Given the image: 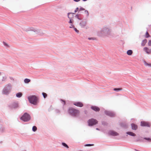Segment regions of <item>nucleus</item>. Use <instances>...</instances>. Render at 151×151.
I'll list each match as a JSON object with an SVG mask.
<instances>
[{"mask_svg": "<svg viewBox=\"0 0 151 151\" xmlns=\"http://www.w3.org/2000/svg\"><path fill=\"white\" fill-rule=\"evenodd\" d=\"M29 102L34 105H36L39 102V99L38 96L35 95H30L28 97Z\"/></svg>", "mask_w": 151, "mask_h": 151, "instance_id": "1", "label": "nucleus"}, {"mask_svg": "<svg viewBox=\"0 0 151 151\" xmlns=\"http://www.w3.org/2000/svg\"><path fill=\"white\" fill-rule=\"evenodd\" d=\"M68 112L71 116L74 117H76L79 115L80 113V111L73 108L70 107L68 110Z\"/></svg>", "mask_w": 151, "mask_h": 151, "instance_id": "2", "label": "nucleus"}, {"mask_svg": "<svg viewBox=\"0 0 151 151\" xmlns=\"http://www.w3.org/2000/svg\"><path fill=\"white\" fill-rule=\"evenodd\" d=\"M12 85L10 83H9L5 86L2 91L3 94L8 95L11 91Z\"/></svg>", "mask_w": 151, "mask_h": 151, "instance_id": "3", "label": "nucleus"}, {"mask_svg": "<svg viewBox=\"0 0 151 151\" xmlns=\"http://www.w3.org/2000/svg\"><path fill=\"white\" fill-rule=\"evenodd\" d=\"M20 119L24 122H27L31 119V116L29 114L25 112L20 117Z\"/></svg>", "mask_w": 151, "mask_h": 151, "instance_id": "4", "label": "nucleus"}, {"mask_svg": "<svg viewBox=\"0 0 151 151\" xmlns=\"http://www.w3.org/2000/svg\"><path fill=\"white\" fill-rule=\"evenodd\" d=\"M8 106L11 109H16L19 108V106L18 102L12 103L9 104Z\"/></svg>", "mask_w": 151, "mask_h": 151, "instance_id": "5", "label": "nucleus"}, {"mask_svg": "<svg viewBox=\"0 0 151 151\" xmlns=\"http://www.w3.org/2000/svg\"><path fill=\"white\" fill-rule=\"evenodd\" d=\"M87 122L88 126L91 127L97 124L98 123V121L96 119L91 118Z\"/></svg>", "mask_w": 151, "mask_h": 151, "instance_id": "6", "label": "nucleus"}, {"mask_svg": "<svg viewBox=\"0 0 151 151\" xmlns=\"http://www.w3.org/2000/svg\"><path fill=\"white\" fill-rule=\"evenodd\" d=\"M140 125L142 127H150V124L149 122L144 121L141 122Z\"/></svg>", "mask_w": 151, "mask_h": 151, "instance_id": "7", "label": "nucleus"}, {"mask_svg": "<svg viewBox=\"0 0 151 151\" xmlns=\"http://www.w3.org/2000/svg\"><path fill=\"white\" fill-rule=\"evenodd\" d=\"M73 104L75 106L80 107H82L83 106V104L80 101L73 102Z\"/></svg>", "mask_w": 151, "mask_h": 151, "instance_id": "8", "label": "nucleus"}, {"mask_svg": "<svg viewBox=\"0 0 151 151\" xmlns=\"http://www.w3.org/2000/svg\"><path fill=\"white\" fill-rule=\"evenodd\" d=\"M108 133L109 135L113 136H117L119 135L118 133L113 130H109Z\"/></svg>", "mask_w": 151, "mask_h": 151, "instance_id": "9", "label": "nucleus"}, {"mask_svg": "<svg viewBox=\"0 0 151 151\" xmlns=\"http://www.w3.org/2000/svg\"><path fill=\"white\" fill-rule=\"evenodd\" d=\"M104 112L106 115L110 117H113L115 115L114 114L113 112L111 111L105 110Z\"/></svg>", "mask_w": 151, "mask_h": 151, "instance_id": "10", "label": "nucleus"}, {"mask_svg": "<svg viewBox=\"0 0 151 151\" xmlns=\"http://www.w3.org/2000/svg\"><path fill=\"white\" fill-rule=\"evenodd\" d=\"M91 108L96 112H99L100 110L99 108L95 106L92 105L91 107Z\"/></svg>", "mask_w": 151, "mask_h": 151, "instance_id": "11", "label": "nucleus"}, {"mask_svg": "<svg viewBox=\"0 0 151 151\" xmlns=\"http://www.w3.org/2000/svg\"><path fill=\"white\" fill-rule=\"evenodd\" d=\"M131 126L132 129V130H136L138 128V127H137V125L134 124V123H132L131 124Z\"/></svg>", "mask_w": 151, "mask_h": 151, "instance_id": "12", "label": "nucleus"}, {"mask_svg": "<svg viewBox=\"0 0 151 151\" xmlns=\"http://www.w3.org/2000/svg\"><path fill=\"white\" fill-rule=\"evenodd\" d=\"M74 14V13H68V18L70 19V21L69 22V23L72 24L73 22V19H72V18H71V17H69V14Z\"/></svg>", "mask_w": 151, "mask_h": 151, "instance_id": "13", "label": "nucleus"}, {"mask_svg": "<svg viewBox=\"0 0 151 151\" xmlns=\"http://www.w3.org/2000/svg\"><path fill=\"white\" fill-rule=\"evenodd\" d=\"M144 50L148 54H151V49H149V48H144Z\"/></svg>", "mask_w": 151, "mask_h": 151, "instance_id": "14", "label": "nucleus"}, {"mask_svg": "<svg viewBox=\"0 0 151 151\" xmlns=\"http://www.w3.org/2000/svg\"><path fill=\"white\" fill-rule=\"evenodd\" d=\"M5 127L3 125L0 124V132H5Z\"/></svg>", "mask_w": 151, "mask_h": 151, "instance_id": "15", "label": "nucleus"}, {"mask_svg": "<svg viewBox=\"0 0 151 151\" xmlns=\"http://www.w3.org/2000/svg\"><path fill=\"white\" fill-rule=\"evenodd\" d=\"M126 133L128 135L133 137H134L136 135V134L135 133L131 132H126Z\"/></svg>", "mask_w": 151, "mask_h": 151, "instance_id": "16", "label": "nucleus"}, {"mask_svg": "<svg viewBox=\"0 0 151 151\" xmlns=\"http://www.w3.org/2000/svg\"><path fill=\"white\" fill-rule=\"evenodd\" d=\"M120 125L121 127L124 128H127V125L125 123H120Z\"/></svg>", "mask_w": 151, "mask_h": 151, "instance_id": "17", "label": "nucleus"}, {"mask_svg": "<svg viewBox=\"0 0 151 151\" xmlns=\"http://www.w3.org/2000/svg\"><path fill=\"white\" fill-rule=\"evenodd\" d=\"M86 22H85L82 21L80 23V25L82 27H84L86 25Z\"/></svg>", "mask_w": 151, "mask_h": 151, "instance_id": "18", "label": "nucleus"}, {"mask_svg": "<svg viewBox=\"0 0 151 151\" xmlns=\"http://www.w3.org/2000/svg\"><path fill=\"white\" fill-rule=\"evenodd\" d=\"M22 95V93L21 92H19L16 94V96L17 97L20 98Z\"/></svg>", "mask_w": 151, "mask_h": 151, "instance_id": "19", "label": "nucleus"}, {"mask_svg": "<svg viewBox=\"0 0 151 151\" xmlns=\"http://www.w3.org/2000/svg\"><path fill=\"white\" fill-rule=\"evenodd\" d=\"M133 53L132 50H129L127 51V54L129 55H131Z\"/></svg>", "mask_w": 151, "mask_h": 151, "instance_id": "20", "label": "nucleus"}, {"mask_svg": "<svg viewBox=\"0 0 151 151\" xmlns=\"http://www.w3.org/2000/svg\"><path fill=\"white\" fill-rule=\"evenodd\" d=\"M31 81L30 79L28 78H25L24 80V82L25 83H28Z\"/></svg>", "mask_w": 151, "mask_h": 151, "instance_id": "21", "label": "nucleus"}, {"mask_svg": "<svg viewBox=\"0 0 151 151\" xmlns=\"http://www.w3.org/2000/svg\"><path fill=\"white\" fill-rule=\"evenodd\" d=\"M62 146H63V147H66L67 148H68L69 147L68 145L65 143L63 142L62 143Z\"/></svg>", "mask_w": 151, "mask_h": 151, "instance_id": "22", "label": "nucleus"}, {"mask_svg": "<svg viewBox=\"0 0 151 151\" xmlns=\"http://www.w3.org/2000/svg\"><path fill=\"white\" fill-rule=\"evenodd\" d=\"M143 139L146 140L148 142H151V138L150 137H145L143 138Z\"/></svg>", "mask_w": 151, "mask_h": 151, "instance_id": "23", "label": "nucleus"}, {"mask_svg": "<svg viewBox=\"0 0 151 151\" xmlns=\"http://www.w3.org/2000/svg\"><path fill=\"white\" fill-rule=\"evenodd\" d=\"M37 129V127L35 126H34L32 127V131L34 132H36Z\"/></svg>", "mask_w": 151, "mask_h": 151, "instance_id": "24", "label": "nucleus"}, {"mask_svg": "<svg viewBox=\"0 0 151 151\" xmlns=\"http://www.w3.org/2000/svg\"><path fill=\"white\" fill-rule=\"evenodd\" d=\"M42 94L44 99H45L47 97V94L45 92H42Z\"/></svg>", "mask_w": 151, "mask_h": 151, "instance_id": "25", "label": "nucleus"}, {"mask_svg": "<svg viewBox=\"0 0 151 151\" xmlns=\"http://www.w3.org/2000/svg\"><path fill=\"white\" fill-rule=\"evenodd\" d=\"M147 42V40H143V41H142V46H144L145 45V44Z\"/></svg>", "mask_w": 151, "mask_h": 151, "instance_id": "26", "label": "nucleus"}, {"mask_svg": "<svg viewBox=\"0 0 151 151\" xmlns=\"http://www.w3.org/2000/svg\"><path fill=\"white\" fill-rule=\"evenodd\" d=\"M101 123L104 126H106L108 124V123L104 121H102L101 122Z\"/></svg>", "mask_w": 151, "mask_h": 151, "instance_id": "27", "label": "nucleus"}, {"mask_svg": "<svg viewBox=\"0 0 151 151\" xmlns=\"http://www.w3.org/2000/svg\"><path fill=\"white\" fill-rule=\"evenodd\" d=\"M144 64L145 65H148L151 67V63H147L145 61H144Z\"/></svg>", "mask_w": 151, "mask_h": 151, "instance_id": "28", "label": "nucleus"}, {"mask_svg": "<svg viewBox=\"0 0 151 151\" xmlns=\"http://www.w3.org/2000/svg\"><path fill=\"white\" fill-rule=\"evenodd\" d=\"M121 89L120 88H114V90L117 92H118L119 91H120Z\"/></svg>", "mask_w": 151, "mask_h": 151, "instance_id": "29", "label": "nucleus"}, {"mask_svg": "<svg viewBox=\"0 0 151 151\" xmlns=\"http://www.w3.org/2000/svg\"><path fill=\"white\" fill-rule=\"evenodd\" d=\"M60 101H61L63 103V105H65V104L66 103L65 101V100L63 99H60Z\"/></svg>", "mask_w": 151, "mask_h": 151, "instance_id": "30", "label": "nucleus"}, {"mask_svg": "<svg viewBox=\"0 0 151 151\" xmlns=\"http://www.w3.org/2000/svg\"><path fill=\"white\" fill-rule=\"evenodd\" d=\"M93 144H85L84 146H88V147H90V146H93Z\"/></svg>", "mask_w": 151, "mask_h": 151, "instance_id": "31", "label": "nucleus"}, {"mask_svg": "<svg viewBox=\"0 0 151 151\" xmlns=\"http://www.w3.org/2000/svg\"><path fill=\"white\" fill-rule=\"evenodd\" d=\"M150 37V35H149L148 32H146V35H145L146 37L148 38Z\"/></svg>", "mask_w": 151, "mask_h": 151, "instance_id": "32", "label": "nucleus"}, {"mask_svg": "<svg viewBox=\"0 0 151 151\" xmlns=\"http://www.w3.org/2000/svg\"><path fill=\"white\" fill-rule=\"evenodd\" d=\"M134 141L135 142H138L139 141H142L139 139V137L137 138L136 140H134Z\"/></svg>", "mask_w": 151, "mask_h": 151, "instance_id": "33", "label": "nucleus"}, {"mask_svg": "<svg viewBox=\"0 0 151 151\" xmlns=\"http://www.w3.org/2000/svg\"><path fill=\"white\" fill-rule=\"evenodd\" d=\"M85 10V9H84L82 8V7H81L79 9V12H81V11H84Z\"/></svg>", "mask_w": 151, "mask_h": 151, "instance_id": "34", "label": "nucleus"}, {"mask_svg": "<svg viewBox=\"0 0 151 151\" xmlns=\"http://www.w3.org/2000/svg\"><path fill=\"white\" fill-rule=\"evenodd\" d=\"M85 13L86 14V15L87 16H88L89 15V13L88 11L87 10H85Z\"/></svg>", "mask_w": 151, "mask_h": 151, "instance_id": "35", "label": "nucleus"}, {"mask_svg": "<svg viewBox=\"0 0 151 151\" xmlns=\"http://www.w3.org/2000/svg\"><path fill=\"white\" fill-rule=\"evenodd\" d=\"M55 111L56 113H60V111L58 109H55Z\"/></svg>", "mask_w": 151, "mask_h": 151, "instance_id": "36", "label": "nucleus"}, {"mask_svg": "<svg viewBox=\"0 0 151 151\" xmlns=\"http://www.w3.org/2000/svg\"><path fill=\"white\" fill-rule=\"evenodd\" d=\"M73 28H74V30H75V32H76L77 33H79V30H77V29L76 28H75L74 27Z\"/></svg>", "mask_w": 151, "mask_h": 151, "instance_id": "37", "label": "nucleus"}, {"mask_svg": "<svg viewBox=\"0 0 151 151\" xmlns=\"http://www.w3.org/2000/svg\"><path fill=\"white\" fill-rule=\"evenodd\" d=\"M74 26L73 24V23H72L70 24V26L69 27L70 28H74Z\"/></svg>", "mask_w": 151, "mask_h": 151, "instance_id": "38", "label": "nucleus"}, {"mask_svg": "<svg viewBox=\"0 0 151 151\" xmlns=\"http://www.w3.org/2000/svg\"><path fill=\"white\" fill-rule=\"evenodd\" d=\"M6 77L5 76V77H3V79L2 80V81H4L6 80Z\"/></svg>", "mask_w": 151, "mask_h": 151, "instance_id": "39", "label": "nucleus"}, {"mask_svg": "<svg viewBox=\"0 0 151 151\" xmlns=\"http://www.w3.org/2000/svg\"><path fill=\"white\" fill-rule=\"evenodd\" d=\"M3 44H4V46L6 47H9V46L6 43L4 42H3Z\"/></svg>", "mask_w": 151, "mask_h": 151, "instance_id": "40", "label": "nucleus"}, {"mask_svg": "<svg viewBox=\"0 0 151 151\" xmlns=\"http://www.w3.org/2000/svg\"><path fill=\"white\" fill-rule=\"evenodd\" d=\"M78 11H79V8L77 7L75 10V12L76 13Z\"/></svg>", "mask_w": 151, "mask_h": 151, "instance_id": "41", "label": "nucleus"}, {"mask_svg": "<svg viewBox=\"0 0 151 151\" xmlns=\"http://www.w3.org/2000/svg\"><path fill=\"white\" fill-rule=\"evenodd\" d=\"M148 45L149 46H151V40L149 41L148 42Z\"/></svg>", "mask_w": 151, "mask_h": 151, "instance_id": "42", "label": "nucleus"}, {"mask_svg": "<svg viewBox=\"0 0 151 151\" xmlns=\"http://www.w3.org/2000/svg\"><path fill=\"white\" fill-rule=\"evenodd\" d=\"M9 78H10V79L11 80H13V81H14V78H12V77H9Z\"/></svg>", "mask_w": 151, "mask_h": 151, "instance_id": "43", "label": "nucleus"}, {"mask_svg": "<svg viewBox=\"0 0 151 151\" xmlns=\"http://www.w3.org/2000/svg\"><path fill=\"white\" fill-rule=\"evenodd\" d=\"M77 18H78V19H80L78 18V15H76V16Z\"/></svg>", "mask_w": 151, "mask_h": 151, "instance_id": "44", "label": "nucleus"}, {"mask_svg": "<svg viewBox=\"0 0 151 151\" xmlns=\"http://www.w3.org/2000/svg\"><path fill=\"white\" fill-rule=\"evenodd\" d=\"M80 0H74V1L76 2H78L80 1Z\"/></svg>", "mask_w": 151, "mask_h": 151, "instance_id": "45", "label": "nucleus"}, {"mask_svg": "<svg viewBox=\"0 0 151 151\" xmlns=\"http://www.w3.org/2000/svg\"><path fill=\"white\" fill-rule=\"evenodd\" d=\"M96 129L97 130H100V129L98 128H96Z\"/></svg>", "mask_w": 151, "mask_h": 151, "instance_id": "46", "label": "nucleus"}, {"mask_svg": "<svg viewBox=\"0 0 151 151\" xmlns=\"http://www.w3.org/2000/svg\"><path fill=\"white\" fill-rule=\"evenodd\" d=\"M135 150L136 151H139V150H136V149H135Z\"/></svg>", "mask_w": 151, "mask_h": 151, "instance_id": "47", "label": "nucleus"}, {"mask_svg": "<svg viewBox=\"0 0 151 151\" xmlns=\"http://www.w3.org/2000/svg\"><path fill=\"white\" fill-rule=\"evenodd\" d=\"M1 72H0V75H1Z\"/></svg>", "mask_w": 151, "mask_h": 151, "instance_id": "48", "label": "nucleus"}, {"mask_svg": "<svg viewBox=\"0 0 151 151\" xmlns=\"http://www.w3.org/2000/svg\"><path fill=\"white\" fill-rule=\"evenodd\" d=\"M83 1H86L87 0H83Z\"/></svg>", "mask_w": 151, "mask_h": 151, "instance_id": "49", "label": "nucleus"}, {"mask_svg": "<svg viewBox=\"0 0 151 151\" xmlns=\"http://www.w3.org/2000/svg\"><path fill=\"white\" fill-rule=\"evenodd\" d=\"M73 14H72V16H73ZM73 17H72V18H73Z\"/></svg>", "mask_w": 151, "mask_h": 151, "instance_id": "50", "label": "nucleus"}]
</instances>
